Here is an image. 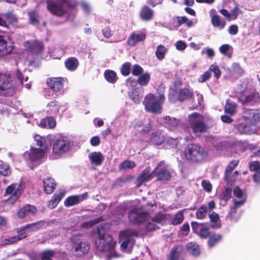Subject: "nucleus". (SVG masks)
<instances>
[{
	"instance_id": "nucleus-42",
	"label": "nucleus",
	"mask_w": 260,
	"mask_h": 260,
	"mask_svg": "<svg viewBox=\"0 0 260 260\" xmlns=\"http://www.w3.org/2000/svg\"><path fill=\"white\" fill-rule=\"evenodd\" d=\"M237 110V104L232 101H228L224 106L225 112L231 115H233Z\"/></svg>"
},
{
	"instance_id": "nucleus-12",
	"label": "nucleus",
	"mask_w": 260,
	"mask_h": 260,
	"mask_svg": "<svg viewBox=\"0 0 260 260\" xmlns=\"http://www.w3.org/2000/svg\"><path fill=\"white\" fill-rule=\"evenodd\" d=\"M45 152L44 148L31 147L29 151L24 153V155L29 162L38 164L45 157Z\"/></svg>"
},
{
	"instance_id": "nucleus-45",
	"label": "nucleus",
	"mask_w": 260,
	"mask_h": 260,
	"mask_svg": "<svg viewBox=\"0 0 260 260\" xmlns=\"http://www.w3.org/2000/svg\"><path fill=\"white\" fill-rule=\"evenodd\" d=\"M222 236L220 234L212 235L208 240V245L210 247H213L215 244L221 241Z\"/></svg>"
},
{
	"instance_id": "nucleus-31",
	"label": "nucleus",
	"mask_w": 260,
	"mask_h": 260,
	"mask_svg": "<svg viewBox=\"0 0 260 260\" xmlns=\"http://www.w3.org/2000/svg\"><path fill=\"white\" fill-rule=\"evenodd\" d=\"M154 11L147 6L143 7L140 12L141 19L145 21H149L153 17Z\"/></svg>"
},
{
	"instance_id": "nucleus-20",
	"label": "nucleus",
	"mask_w": 260,
	"mask_h": 260,
	"mask_svg": "<svg viewBox=\"0 0 260 260\" xmlns=\"http://www.w3.org/2000/svg\"><path fill=\"white\" fill-rule=\"evenodd\" d=\"M146 35L140 31L133 32L128 37L127 43L129 46H135L137 43L144 41Z\"/></svg>"
},
{
	"instance_id": "nucleus-41",
	"label": "nucleus",
	"mask_w": 260,
	"mask_h": 260,
	"mask_svg": "<svg viewBox=\"0 0 260 260\" xmlns=\"http://www.w3.org/2000/svg\"><path fill=\"white\" fill-rule=\"evenodd\" d=\"M192 94V92L188 88H183L180 90L178 95V98L179 101H183L185 100L191 98Z\"/></svg>"
},
{
	"instance_id": "nucleus-6",
	"label": "nucleus",
	"mask_w": 260,
	"mask_h": 260,
	"mask_svg": "<svg viewBox=\"0 0 260 260\" xmlns=\"http://www.w3.org/2000/svg\"><path fill=\"white\" fill-rule=\"evenodd\" d=\"M72 149L71 141L67 137L55 138L52 142V153L55 158H59Z\"/></svg>"
},
{
	"instance_id": "nucleus-25",
	"label": "nucleus",
	"mask_w": 260,
	"mask_h": 260,
	"mask_svg": "<svg viewBox=\"0 0 260 260\" xmlns=\"http://www.w3.org/2000/svg\"><path fill=\"white\" fill-rule=\"evenodd\" d=\"M87 192H85L79 195L70 196L65 200L64 202V205L66 207H70L78 204L84 200L87 199Z\"/></svg>"
},
{
	"instance_id": "nucleus-14",
	"label": "nucleus",
	"mask_w": 260,
	"mask_h": 260,
	"mask_svg": "<svg viewBox=\"0 0 260 260\" xmlns=\"http://www.w3.org/2000/svg\"><path fill=\"white\" fill-rule=\"evenodd\" d=\"M242 118L251 124L256 125L257 123L260 121V112L255 109H245L243 113Z\"/></svg>"
},
{
	"instance_id": "nucleus-64",
	"label": "nucleus",
	"mask_w": 260,
	"mask_h": 260,
	"mask_svg": "<svg viewBox=\"0 0 260 260\" xmlns=\"http://www.w3.org/2000/svg\"><path fill=\"white\" fill-rule=\"evenodd\" d=\"M29 20L30 22L34 25L38 23V15L37 12L33 11L28 13Z\"/></svg>"
},
{
	"instance_id": "nucleus-60",
	"label": "nucleus",
	"mask_w": 260,
	"mask_h": 260,
	"mask_svg": "<svg viewBox=\"0 0 260 260\" xmlns=\"http://www.w3.org/2000/svg\"><path fill=\"white\" fill-rule=\"evenodd\" d=\"M249 169L250 171H254L255 173L260 171V163L257 161H252L249 164Z\"/></svg>"
},
{
	"instance_id": "nucleus-54",
	"label": "nucleus",
	"mask_w": 260,
	"mask_h": 260,
	"mask_svg": "<svg viewBox=\"0 0 260 260\" xmlns=\"http://www.w3.org/2000/svg\"><path fill=\"white\" fill-rule=\"evenodd\" d=\"M197 234L202 238H207L209 235V229L203 224Z\"/></svg>"
},
{
	"instance_id": "nucleus-19",
	"label": "nucleus",
	"mask_w": 260,
	"mask_h": 260,
	"mask_svg": "<svg viewBox=\"0 0 260 260\" xmlns=\"http://www.w3.org/2000/svg\"><path fill=\"white\" fill-rule=\"evenodd\" d=\"M66 110L64 105H61L56 101H51L46 106V112L49 114H62Z\"/></svg>"
},
{
	"instance_id": "nucleus-8",
	"label": "nucleus",
	"mask_w": 260,
	"mask_h": 260,
	"mask_svg": "<svg viewBox=\"0 0 260 260\" xmlns=\"http://www.w3.org/2000/svg\"><path fill=\"white\" fill-rule=\"evenodd\" d=\"M188 121L193 133L196 135L204 133L208 129L204 117L199 113H193L189 115Z\"/></svg>"
},
{
	"instance_id": "nucleus-53",
	"label": "nucleus",
	"mask_w": 260,
	"mask_h": 260,
	"mask_svg": "<svg viewBox=\"0 0 260 260\" xmlns=\"http://www.w3.org/2000/svg\"><path fill=\"white\" fill-rule=\"evenodd\" d=\"M207 208L205 206H202L196 212V216L198 219H202L206 215Z\"/></svg>"
},
{
	"instance_id": "nucleus-50",
	"label": "nucleus",
	"mask_w": 260,
	"mask_h": 260,
	"mask_svg": "<svg viewBox=\"0 0 260 260\" xmlns=\"http://www.w3.org/2000/svg\"><path fill=\"white\" fill-rule=\"evenodd\" d=\"M11 173L9 166L8 164L0 161V174L3 176H8Z\"/></svg>"
},
{
	"instance_id": "nucleus-22",
	"label": "nucleus",
	"mask_w": 260,
	"mask_h": 260,
	"mask_svg": "<svg viewBox=\"0 0 260 260\" xmlns=\"http://www.w3.org/2000/svg\"><path fill=\"white\" fill-rule=\"evenodd\" d=\"M237 130L242 134H251L256 132L257 126L255 124L249 122L241 123L237 125Z\"/></svg>"
},
{
	"instance_id": "nucleus-48",
	"label": "nucleus",
	"mask_w": 260,
	"mask_h": 260,
	"mask_svg": "<svg viewBox=\"0 0 260 260\" xmlns=\"http://www.w3.org/2000/svg\"><path fill=\"white\" fill-rule=\"evenodd\" d=\"M183 212L184 210H180L175 214L171 222L173 225L179 224L182 222L184 219Z\"/></svg>"
},
{
	"instance_id": "nucleus-57",
	"label": "nucleus",
	"mask_w": 260,
	"mask_h": 260,
	"mask_svg": "<svg viewBox=\"0 0 260 260\" xmlns=\"http://www.w3.org/2000/svg\"><path fill=\"white\" fill-rule=\"evenodd\" d=\"M131 64L129 62H125L121 69V73L124 76H127L130 73Z\"/></svg>"
},
{
	"instance_id": "nucleus-46",
	"label": "nucleus",
	"mask_w": 260,
	"mask_h": 260,
	"mask_svg": "<svg viewBox=\"0 0 260 260\" xmlns=\"http://www.w3.org/2000/svg\"><path fill=\"white\" fill-rule=\"evenodd\" d=\"M219 50L221 53L229 57H231L233 48L231 45L229 44L222 45L219 47Z\"/></svg>"
},
{
	"instance_id": "nucleus-39",
	"label": "nucleus",
	"mask_w": 260,
	"mask_h": 260,
	"mask_svg": "<svg viewBox=\"0 0 260 260\" xmlns=\"http://www.w3.org/2000/svg\"><path fill=\"white\" fill-rule=\"evenodd\" d=\"M135 127L137 128L138 131L141 133H145L149 132L151 129L150 121H148L145 124L141 121H137L135 123Z\"/></svg>"
},
{
	"instance_id": "nucleus-44",
	"label": "nucleus",
	"mask_w": 260,
	"mask_h": 260,
	"mask_svg": "<svg viewBox=\"0 0 260 260\" xmlns=\"http://www.w3.org/2000/svg\"><path fill=\"white\" fill-rule=\"evenodd\" d=\"M105 79L110 83H114L117 80V77L115 72L112 70H107L104 73Z\"/></svg>"
},
{
	"instance_id": "nucleus-51",
	"label": "nucleus",
	"mask_w": 260,
	"mask_h": 260,
	"mask_svg": "<svg viewBox=\"0 0 260 260\" xmlns=\"http://www.w3.org/2000/svg\"><path fill=\"white\" fill-rule=\"evenodd\" d=\"M242 206H238L235 204V203H234V205L233 206L231 207L229 213L227 216V218H230L232 220H236L235 218V215L237 213V209Z\"/></svg>"
},
{
	"instance_id": "nucleus-59",
	"label": "nucleus",
	"mask_w": 260,
	"mask_h": 260,
	"mask_svg": "<svg viewBox=\"0 0 260 260\" xmlns=\"http://www.w3.org/2000/svg\"><path fill=\"white\" fill-rule=\"evenodd\" d=\"M238 174L239 172L237 171H236L234 173L232 172L231 173H229V177H225V175L224 179L228 182L232 183L236 181L237 179Z\"/></svg>"
},
{
	"instance_id": "nucleus-26",
	"label": "nucleus",
	"mask_w": 260,
	"mask_h": 260,
	"mask_svg": "<svg viewBox=\"0 0 260 260\" xmlns=\"http://www.w3.org/2000/svg\"><path fill=\"white\" fill-rule=\"evenodd\" d=\"M234 198L233 202L238 206H242L246 201V194L238 187H236L233 190Z\"/></svg>"
},
{
	"instance_id": "nucleus-9",
	"label": "nucleus",
	"mask_w": 260,
	"mask_h": 260,
	"mask_svg": "<svg viewBox=\"0 0 260 260\" xmlns=\"http://www.w3.org/2000/svg\"><path fill=\"white\" fill-rule=\"evenodd\" d=\"M137 235V232L131 229L126 230L120 233L119 239L121 241V249L122 251L127 253L132 251L135 243L133 237Z\"/></svg>"
},
{
	"instance_id": "nucleus-34",
	"label": "nucleus",
	"mask_w": 260,
	"mask_h": 260,
	"mask_svg": "<svg viewBox=\"0 0 260 260\" xmlns=\"http://www.w3.org/2000/svg\"><path fill=\"white\" fill-rule=\"evenodd\" d=\"M88 157L91 163L96 166H100L104 160V157L100 152H91Z\"/></svg>"
},
{
	"instance_id": "nucleus-27",
	"label": "nucleus",
	"mask_w": 260,
	"mask_h": 260,
	"mask_svg": "<svg viewBox=\"0 0 260 260\" xmlns=\"http://www.w3.org/2000/svg\"><path fill=\"white\" fill-rule=\"evenodd\" d=\"M12 86V79L10 73H0V90H7Z\"/></svg>"
},
{
	"instance_id": "nucleus-61",
	"label": "nucleus",
	"mask_w": 260,
	"mask_h": 260,
	"mask_svg": "<svg viewBox=\"0 0 260 260\" xmlns=\"http://www.w3.org/2000/svg\"><path fill=\"white\" fill-rule=\"evenodd\" d=\"M232 189L230 188H226L223 192L221 195L222 200L226 202L231 197Z\"/></svg>"
},
{
	"instance_id": "nucleus-13",
	"label": "nucleus",
	"mask_w": 260,
	"mask_h": 260,
	"mask_svg": "<svg viewBox=\"0 0 260 260\" xmlns=\"http://www.w3.org/2000/svg\"><path fill=\"white\" fill-rule=\"evenodd\" d=\"M154 176L157 177L158 180L167 181L171 179V174L167 168L164 161L159 162L153 171Z\"/></svg>"
},
{
	"instance_id": "nucleus-32",
	"label": "nucleus",
	"mask_w": 260,
	"mask_h": 260,
	"mask_svg": "<svg viewBox=\"0 0 260 260\" xmlns=\"http://www.w3.org/2000/svg\"><path fill=\"white\" fill-rule=\"evenodd\" d=\"M36 211L37 210L34 206L28 205L21 208L18 211L17 215L19 217L23 218L26 216L34 214Z\"/></svg>"
},
{
	"instance_id": "nucleus-1",
	"label": "nucleus",
	"mask_w": 260,
	"mask_h": 260,
	"mask_svg": "<svg viewBox=\"0 0 260 260\" xmlns=\"http://www.w3.org/2000/svg\"><path fill=\"white\" fill-rule=\"evenodd\" d=\"M128 218L133 223L146 222V228L148 231L155 230L159 228L157 224H162L165 221L162 214L158 213L149 220V215L143 212L139 206H134L129 213Z\"/></svg>"
},
{
	"instance_id": "nucleus-2",
	"label": "nucleus",
	"mask_w": 260,
	"mask_h": 260,
	"mask_svg": "<svg viewBox=\"0 0 260 260\" xmlns=\"http://www.w3.org/2000/svg\"><path fill=\"white\" fill-rule=\"evenodd\" d=\"M106 225H100L97 227L98 238L95 240V245L96 248L101 251H108L105 260H112L117 258L118 255L113 250L116 242L111 236L105 234Z\"/></svg>"
},
{
	"instance_id": "nucleus-38",
	"label": "nucleus",
	"mask_w": 260,
	"mask_h": 260,
	"mask_svg": "<svg viewBox=\"0 0 260 260\" xmlns=\"http://www.w3.org/2000/svg\"><path fill=\"white\" fill-rule=\"evenodd\" d=\"M209 218L211 223V226L214 229H219L221 226V222L219 218V215L213 212L209 214Z\"/></svg>"
},
{
	"instance_id": "nucleus-10",
	"label": "nucleus",
	"mask_w": 260,
	"mask_h": 260,
	"mask_svg": "<svg viewBox=\"0 0 260 260\" xmlns=\"http://www.w3.org/2000/svg\"><path fill=\"white\" fill-rule=\"evenodd\" d=\"M72 252L75 255L81 256L87 253L89 246L88 243L80 236L74 235L71 238Z\"/></svg>"
},
{
	"instance_id": "nucleus-62",
	"label": "nucleus",
	"mask_w": 260,
	"mask_h": 260,
	"mask_svg": "<svg viewBox=\"0 0 260 260\" xmlns=\"http://www.w3.org/2000/svg\"><path fill=\"white\" fill-rule=\"evenodd\" d=\"M232 69L234 72L240 75H242L244 73V70L238 63H234L232 64Z\"/></svg>"
},
{
	"instance_id": "nucleus-43",
	"label": "nucleus",
	"mask_w": 260,
	"mask_h": 260,
	"mask_svg": "<svg viewBox=\"0 0 260 260\" xmlns=\"http://www.w3.org/2000/svg\"><path fill=\"white\" fill-rule=\"evenodd\" d=\"M188 252L194 256H198L200 254L199 246L194 243L190 242L186 244Z\"/></svg>"
},
{
	"instance_id": "nucleus-17",
	"label": "nucleus",
	"mask_w": 260,
	"mask_h": 260,
	"mask_svg": "<svg viewBox=\"0 0 260 260\" xmlns=\"http://www.w3.org/2000/svg\"><path fill=\"white\" fill-rule=\"evenodd\" d=\"M9 41V37L0 36V56H5L12 52L14 47Z\"/></svg>"
},
{
	"instance_id": "nucleus-52",
	"label": "nucleus",
	"mask_w": 260,
	"mask_h": 260,
	"mask_svg": "<svg viewBox=\"0 0 260 260\" xmlns=\"http://www.w3.org/2000/svg\"><path fill=\"white\" fill-rule=\"evenodd\" d=\"M238 163L239 161L237 160H233L230 163L225 171V177H229V174L232 172L234 169L238 166Z\"/></svg>"
},
{
	"instance_id": "nucleus-40",
	"label": "nucleus",
	"mask_w": 260,
	"mask_h": 260,
	"mask_svg": "<svg viewBox=\"0 0 260 260\" xmlns=\"http://www.w3.org/2000/svg\"><path fill=\"white\" fill-rule=\"evenodd\" d=\"M168 52V49L162 45H159L156 49L155 54L157 59L159 60H162L165 57Z\"/></svg>"
},
{
	"instance_id": "nucleus-18",
	"label": "nucleus",
	"mask_w": 260,
	"mask_h": 260,
	"mask_svg": "<svg viewBox=\"0 0 260 260\" xmlns=\"http://www.w3.org/2000/svg\"><path fill=\"white\" fill-rule=\"evenodd\" d=\"M150 79V75L148 73H145L141 74L138 78L137 81L133 79L132 78H128L126 81V84L128 86L133 87L136 85L137 82L141 86H147Z\"/></svg>"
},
{
	"instance_id": "nucleus-56",
	"label": "nucleus",
	"mask_w": 260,
	"mask_h": 260,
	"mask_svg": "<svg viewBox=\"0 0 260 260\" xmlns=\"http://www.w3.org/2000/svg\"><path fill=\"white\" fill-rule=\"evenodd\" d=\"M208 71H210L211 73L213 72L215 76L217 79L220 76V71L219 69V67L216 64H213L210 65Z\"/></svg>"
},
{
	"instance_id": "nucleus-21",
	"label": "nucleus",
	"mask_w": 260,
	"mask_h": 260,
	"mask_svg": "<svg viewBox=\"0 0 260 260\" xmlns=\"http://www.w3.org/2000/svg\"><path fill=\"white\" fill-rule=\"evenodd\" d=\"M27 123H31L33 125H38L42 127L52 128L56 126V121L52 117H48L42 119L39 123L36 120L31 121L30 120L27 121Z\"/></svg>"
},
{
	"instance_id": "nucleus-16",
	"label": "nucleus",
	"mask_w": 260,
	"mask_h": 260,
	"mask_svg": "<svg viewBox=\"0 0 260 260\" xmlns=\"http://www.w3.org/2000/svg\"><path fill=\"white\" fill-rule=\"evenodd\" d=\"M243 105L254 106L260 104V98L257 92H251L240 99Z\"/></svg>"
},
{
	"instance_id": "nucleus-36",
	"label": "nucleus",
	"mask_w": 260,
	"mask_h": 260,
	"mask_svg": "<svg viewBox=\"0 0 260 260\" xmlns=\"http://www.w3.org/2000/svg\"><path fill=\"white\" fill-rule=\"evenodd\" d=\"M165 140L164 135L160 131H157L152 134L150 142L153 144L159 145L162 143Z\"/></svg>"
},
{
	"instance_id": "nucleus-11",
	"label": "nucleus",
	"mask_w": 260,
	"mask_h": 260,
	"mask_svg": "<svg viewBox=\"0 0 260 260\" xmlns=\"http://www.w3.org/2000/svg\"><path fill=\"white\" fill-rule=\"evenodd\" d=\"M25 188V183L23 181L18 183H13L8 186L5 191V195L9 196L7 202L10 204L14 203L21 196Z\"/></svg>"
},
{
	"instance_id": "nucleus-37",
	"label": "nucleus",
	"mask_w": 260,
	"mask_h": 260,
	"mask_svg": "<svg viewBox=\"0 0 260 260\" xmlns=\"http://www.w3.org/2000/svg\"><path fill=\"white\" fill-rule=\"evenodd\" d=\"M64 63L66 68L68 70L74 71L77 69L79 65V61L76 58L72 57L68 58Z\"/></svg>"
},
{
	"instance_id": "nucleus-47",
	"label": "nucleus",
	"mask_w": 260,
	"mask_h": 260,
	"mask_svg": "<svg viewBox=\"0 0 260 260\" xmlns=\"http://www.w3.org/2000/svg\"><path fill=\"white\" fill-rule=\"evenodd\" d=\"M35 141L36 142L37 146H39V148H44L46 150L47 145L46 144L45 139L40 135H36L34 137Z\"/></svg>"
},
{
	"instance_id": "nucleus-28",
	"label": "nucleus",
	"mask_w": 260,
	"mask_h": 260,
	"mask_svg": "<svg viewBox=\"0 0 260 260\" xmlns=\"http://www.w3.org/2000/svg\"><path fill=\"white\" fill-rule=\"evenodd\" d=\"M215 10L214 9L210 11V15L211 17V22L213 26L215 27H218L220 29L223 28L225 25V22L224 20L220 19V16L215 14Z\"/></svg>"
},
{
	"instance_id": "nucleus-24",
	"label": "nucleus",
	"mask_w": 260,
	"mask_h": 260,
	"mask_svg": "<svg viewBox=\"0 0 260 260\" xmlns=\"http://www.w3.org/2000/svg\"><path fill=\"white\" fill-rule=\"evenodd\" d=\"M48 86L54 92H59L63 86V79L61 77L48 79L47 81Z\"/></svg>"
},
{
	"instance_id": "nucleus-23",
	"label": "nucleus",
	"mask_w": 260,
	"mask_h": 260,
	"mask_svg": "<svg viewBox=\"0 0 260 260\" xmlns=\"http://www.w3.org/2000/svg\"><path fill=\"white\" fill-rule=\"evenodd\" d=\"M163 123L166 127L171 131H174L181 126L179 119L169 116H166L164 117Z\"/></svg>"
},
{
	"instance_id": "nucleus-58",
	"label": "nucleus",
	"mask_w": 260,
	"mask_h": 260,
	"mask_svg": "<svg viewBox=\"0 0 260 260\" xmlns=\"http://www.w3.org/2000/svg\"><path fill=\"white\" fill-rule=\"evenodd\" d=\"M143 72V68L138 64H135L132 67V73L135 76H140Z\"/></svg>"
},
{
	"instance_id": "nucleus-4",
	"label": "nucleus",
	"mask_w": 260,
	"mask_h": 260,
	"mask_svg": "<svg viewBox=\"0 0 260 260\" xmlns=\"http://www.w3.org/2000/svg\"><path fill=\"white\" fill-rule=\"evenodd\" d=\"M59 4L57 5L52 0H47V8L53 15L62 16L68 15V20L73 21L75 16L74 14H69L62 7V5H67L69 8H73L76 7L77 2L76 0H56Z\"/></svg>"
},
{
	"instance_id": "nucleus-3",
	"label": "nucleus",
	"mask_w": 260,
	"mask_h": 260,
	"mask_svg": "<svg viewBox=\"0 0 260 260\" xmlns=\"http://www.w3.org/2000/svg\"><path fill=\"white\" fill-rule=\"evenodd\" d=\"M164 92L165 87L160 86L157 89V95L149 93L145 96L143 103L147 111L152 113L161 112V106L165 100Z\"/></svg>"
},
{
	"instance_id": "nucleus-7",
	"label": "nucleus",
	"mask_w": 260,
	"mask_h": 260,
	"mask_svg": "<svg viewBox=\"0 0 260 260\" xmlns=\"http://www.w3.org/2000/svg\"><path fill=\"white\" fill-rule=\"evenodd\" d=\"M185 158L194 162H200L207 156V151L200 146L189 144L186 146L184 151Z\"/></svg>"
},
{
	"instance_id": "nucleus-30",
	"label": "nucleus",
	"mask_w": 260,
	"mask_h": 260,
	"mask_svg": "<svg viewBox=\"0 0 260 260\" xmlns=\"http://www.w3.org/2000/svg\"><path fill=\"white\" fill-rule=\"evenodd\" d=\"M54 180L51 177H47L44 179L43 186L44 190L47 194H50L54 190L56 186Z\"/></svg>"
},
{
	"instance_id": "nucleus-35",
	"label": "nucleus",
	"mask_w": 260,
	"mask_h": 260,
	"mask_svg": "<svg viewBox=\"0 0 260 260\" xmlns=\"http://www.w3.org/2000/svg\"><path fill=\"white\" fill-rule=\"evenodd\" d=\"M128 95L131 99L135 103H140L142 99V94H141L140 89L139 88H135L128 92Z\"/></svg>"
},
{
	"instance_id": "nucleus-33",
	"label": "nucleus",
	"mask_w": 260,
	"mask_h": 260,
	"mask_svg": "<svg viewBox=\"0 0 260 260\" xmlns=\"http://www.w3.org/2000/svg\"><path fill=\"white\" fill-rule=\"evenodd\" d=\"M154 177L153 172L151 173L150 168L149 167L145 169L137 178V181L139 185L143 182L151 180Z\"/></svg>"
},
{
	"instance_id": "nucleus-55",
	"label": "nucleus",
	"mask_w": 260,
	"mask_h": 260,
	"mask_svg": "<svg viewBox=\"0 0 260 260\" xmlns=\"http://www.w3.org/2000/svg\"><path fill=\"white\" fill-rule=\"evenodd\" d=\"M4 17L7 22L8 25V24H14L17 21L15 16L11 13L5 14L4 15Z\"/></svg>"
},
{
	"instance_id": "nucleus-49",
	"label": "nucleus",
	"mask_w": 260,
	"mask_h": 260,
	"mask_svg": "<svg viewBox=\"0 0 260 260\" xmlns=\"http://www.w3.org/2000/svg\"><path fill=\"white\" fill-rule=\"evenodd\" d=\"M135 166L136 164L134 161L131 160H125L119 165V168L120 170H122L131 169Z\"/></svg>"
},
{
	"instance_id": "nucleus-29",
	"label": "nucleus",
	"mask_w": 260,
	"mask_h": 260,
	"mask_svg": "<svg viewBox=\"0 0 260 260\" xmlns=\"http://www.w3.org/2000/svg\"><path fill=\"white\" fill-rule=\"evenodd\" d=\"M66 193L64 190H60L55 193L52 199L49 201L48 206L51 209H53L58 204L59 202L64 197Z\"/></svg>"
},
{
	"instance_id": "nucleus-63",
	"label": "nucleus",
	"mask_w": 260,
	"mask_h": 260,
	"mask_svg": "<svg viewBox=\"0 0 260 260\" xmlns=\"http://www.w3.org/2000/svg\"><path fill=\"white\" fill-rule=\"evenodd\" d=\"M54 252L51 250L44 251L42 253L41 260H51V258L53 256Z\"/></svg>"
},
{
	"instance_id": "nucleus-5",
	"label": "nucleus",
	"mask_w": 260,
	"mask_h": 260,
	"mask_svg": "<svg viewBox=\"0 0 260 260\" xmlns=\"http://www.w3.org/2000/svg\"><path fill=\"white\" fill-rule=\"evenodd\" d=\"M45 225V222L44 221H39L31 224H27L19 229V232L20 233L18 236L6 239L2 242L1 244L4 245L14 243L17 241L26 238L28 235L27 232L39 230Z\"/></svg>"
},
{
	"instance_id": "nucleus-15",
	"label": "nucleus",
	"mask_w": 260,
	"mask_h": 260,
	"mask_svg": "<svg viewBox=\"0 0 260 260\" xmlns=\"http://www.w3.org/2000/svg\"><path fill=\"white\" fill-rule=\"evenodd\" d=\"M25 49L32 54H38L42 51L44 48L43 43L37 40H30L24 43Z\"/></svg>"
}]
</instances>
